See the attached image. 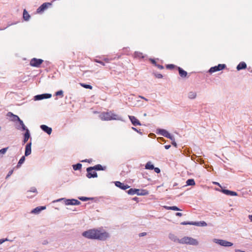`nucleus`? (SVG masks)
Segmentation results:
<instances>
[{"mask_svg":"<svg viewBox=\"0 0 252 252\" xmlns=\"http://www.w3.org/2000/svg\"><path fill=\"white\" fill-rule=\"evenodd\" d=\"M20 126H18L16 127V128L19 130H21L22 131H26L27 129H29L24 124L23 121L20 120L18 121Z\"/></svg>","mask_w":252,"mask_h":252,"instance_id":"aec40b11","label":"nucleus"},{"mask_svg":"<svg viewBox=\"0 0 252 252\" xmlns=\"http://www.w3.org/2000/svg\"><path fill=\"white\" fill-rule=\"evenodd\" d=\"M179 243L180 244H186L193 246H197L198 244V242L196 239L189 237H183L179 240Z\"/></svg>","mask_w":252,"mask_h":252,"instance_id":"20e7f679","label":"nucleus"},{"mask_svg":"<svg viewBox=\"0 0 252 252\" xmlns=\"http://www.w3.org/2000/svg\"><path fill=\"white\" fill-rule=\"evenodd\" d=\"M248 218H249V220H250V221L251 222H252V215H249Z\"/></svg>","mask_w":252,"mask_h":252,"instance_id":"13d9d810","label":"nucleus"},{"mask_svg":"<svg viewBox=\"0 0 252 252\" xmlns=\"http://www.w3.org/2000/svg\"><path fill=\"white\" fill-rule=\"evenodd\" d=\"M46 209L45 206H38L34 209H33L31 213L33 214H38L41 211L45 210Z\"/></svg>","mask_w":252,"mask_h":252,"instance_id":"4be33fe9","label":"nucleus"},{"mask_svg":"<svg viewBox=\"0 0 252 252\" xmlns=\"http://www.w3.org/2000/svg\"><path fill=\"white\" fill-rule=\"evenodd\" d=\"M156 66H157L158 68H159V69H163V68H164V67H163V66L162 65H160V64H157L156 65Z\"/></svg>","mask_w":252,"mask_h":252,"instance_id":"8fccbe9b","label":"nucleus"},{"mask_svg":"<svg viewBox=\"0 0 252 252\" xmlns=\"http://www.w3.org/2000/svg\"><path fill=\"white\" fill-rule=\"evenodd\" d=\"M169 238L173 241V242H179V240H180V239H179L177 238V236H175L174 234H172V233H170L169 234Z\"/></svg>","mask_w":252,"mask_h":252,"instance_id":"a878e982","label":"nucleus"},{"mask_svg":"<svg viewBox=\"0 0 252 252\" xmlns=\"http://www.w3.org/2000/svg\"><path fill=\"white\" fill-rule=\"evenodd\" d=\"M128 118L132 124L134 126H141L142 124L140 122V121L135 117L133 116H128Z\"/></svg>","mask_w":252,"mask_h":252,"instance_id":"ddd939ff","label":"nucleus"},{"mask_svg":"<svg viewBox=\"0 0 252 252\" xmlns=\"http://www.w3.org/2000/svg\"><path fill=\"white\" fill-rule=\"evenodd\" d=\"M154 74L155 76L157 78L160 79L163 78V75L160 73H154Z\"/></svg>","mask_w":252,"mask_h":252,"instance_id":"58836bf2","label":"nucleus"},{"mask_svg":"<svg viewBox=\"0 0 252 252\" xmlns=\"http://www.w3.org/2000/svg\"><path fill=\"white\" fill-rule=\"evenodd\" d=\"M21 119H20V118L17 116V115H15L13 117V119H12V121H20Z\"/></svg>","mask_w":252,"mask_h":252,"instance_id":"ea45409f","label":"nucleus"},{"mask_svg":"<svg viewBox=\"0 0 252 252\" xmlns=\"http://www.w3.org/2000/svg\"><path fill=\"white\" fill-rule=\"evenodd\" d=\"M91 166L87 168L86 171H87V174L86 176L87 178L90 179L92 178H96L97 177V174L95 171H94V169H91L90 170Z\"/></svg>","mask_w":252,"mask_h":252,"instance_id":"9b49d317","label":"nucleus"},{"mask_svg":"<svg viewBox=\"0 0 252 252\" xmlns=\"http://www.w3.org/2000/svg\"><path fill=\"white\" fill-rule=\"evenodd\" d=\"M46 242H44V243H43V244H46Z\"/></svg>","mask_w":252,"mask_h":252,"instance_id":"338daca9","label":"nucleus"},{"mask_svg":"<svg viewBox=\"0 0 252 252\" xmlns=\"http://www.w3.org/2000/svg\"><path fill=\"white\" fill-rule=\"evenodd\" d=\"M30 17L31 16L29 15V14L28 13V12H27V11L26 9H24L23 11V19L25 21H28L29 20Z\"/></svg>","mask_w":252,"mask_h":252,"instance_id":"bb28decb","label":"nucleus"},{"mask_svg":"<svg viewBox=\"0 0 252 252\" xmlns=\"http://www.w3.org/2000/svg\"><path fill=\"white\" fill-rule=\"evenodd\" d=\"M129 195H134L136 194L138 195H147L149 194V191L146 189H137L131 188L127 191Z\"/></svg>","mask_w":252,"mask_h":252,"instance_id":"7ed1b4c3","label":"nucleus"},{"mask_svg":"<svg viewBox=\"0 0 252 252\" xmlns=\"http://www.w3.org/2000/svg\"><path fill=\"white\" fill-rule=\"evenodd\" d=\"M102 120L109 121L112 120H119L121 118L118 115L114 114L111 112H104L100 115Z\"/></svg>","mask_w":252,"mask_h":252,"instance_id":"f03ea898","label":"nucleus"},{"mask_svg":"<svg viewBox=\"0 0 252 252\" xmlns=\"http://www.w3.org/2000/svg\"><path fill=\"white\" fill-rule=\"evenodd\" d=\"M51 96L52 94L48 93L37 94L34 96V100L36 101L40 100L43 99L50 98L51 97Z\"/></svg>","mask_w":252,"mask_h":252,"instance_id":"9d476101","label":"nucleus"},{"mask_svg":"<svg viewBox=\"0 0 252 252\" xmlns=\"http://www.w3.org/2000/svg\"><path fill=\"white\" fill-rule=\"evenodd\" d=\"M34 192V193H37V190H36V189L34 187H32L31 189V190H28L27 191V193H29V192Z\"/></svg>","mask_w":252,"mask_h":252,"instance_id":"a19ab883","label":"nucleus"},{"mask_svg":"<svg viewBox=\"0 0 252 252\" xmlns=\"http://www.w3.org/2000/svg\"><path fill=\"white\" fill-rule=\"evenodd\" d=\"M144 115L145 116H146V113H145V114H144Z\"/></svg>","mask_w":252,"mask_h":252,"instance_id":"69168bd1","label":"nucleus"},{"mask_svg":"<svg viewBox=\"0 0 252 252\" xmlns=\"http://www.w3.org/2000/svg\"><path fill=\"white\" fill-rule=\"evenodd\" d=\"M63 200L64 202V204L66 205H79L81 204V202L77 199H66L65 198H62L58 199L56 200H54L53 202H60Z\"/></svg>","mask_w":252,"mask_h":252,"instance_id":"39448f33","label":"nucleus"},{"mask_svg":"<svg viewBox=\"0 0 252 252\" xmlns=\"http://www.w3.org/2000/svg\"><path fill=\"white\" fill-rule=\"evenodd\" d=\"M187 186H193L195 185V183L193 179H189L186 181Z\"/></svg>","mask_w":252,"mask_h":252,"instance_id":"2f4dec72","label":"nucleus"},{"mask_svg":"<svg viewBox=\"0 0 252 252\" xmlns=\"http://www.w3.org/2000/svg\"><path fill=\"white\" fill-rule=\"evenodd\" d=\"M96 62L103 65H105L104 63L101 61H96Z\"/></svg>","mask_w":252,"mask_h":252,"instance_id":"864d4df0","label":"nucleus"},{"mask_svg":"<svg viewBox=\"0 0 252 252\" xmlns=\"http://www.w3.org/2000/svg\"><path fill=\"white\" fill-rule=\"evenodd\" d=\"M114 184H115V185L117 187H118L123 190H126V189L130 188V186H128V185L122 183L120 181H115L114 182Z\"/></svg>","mask_w":252,"mask_h":252,"instance_id":"f8f14e48","label":"nucleus"},{"mask_svg":"<svg viewBox=\"0 0 252 252\" xmlns=\"http://www.w3.org/2000/svg\"><path fill=\"white\" fill-rule=\"evenodd\" d=\"M8 149V147H6V148H2L1 150H0V157H2V155H4L6 153V152L7 151Z\"/></svg>","mask_w":252,"mask_h":252,"instance_id":"72a5a7b5","label":"nucleus"},{"mask_svg":"<svg viewBox=\"0 0 252 252\" xmlns=\"http://www.w3.org/2000/svg\"><path fill=\"white\" fill-rule=\"evenodd\" d=\"M157 133L162 135L165 137L173 140V136L169 133L166 130L164 129L159 128L157 130Z\"/></svg>","mask_w":252,"mask_h":252,"instance_id":"423d86ee","label":"nucleus"},{"mask_svg":"<svg viewBox=\"0 0 252 252\" xmlns=\"http://www.w3.org/2000/svg\"><path fill=\"white\" fill-rule=\"evenodd\" d=\"M2 240H4V242H5L6 241H11V242L12 241V240H10L7 238L2 239Z\"/></svg>","mask_w":252,"mask_h":252,"instance_id":"bf43d9fd","label":"nucleus"},{"mask_svg":"<svg viewBox=\"0 0 252 252\" xmlns=\"http://www.w3.org/2000/svg\"><path fill=\"white\" fill-rule=\"evenodd\" d=\"M177 66L173 64H168L166 65V68L168 69H173L175 68H177Z\"/></svg>","mask_w":252,"mask_h":252,"instance_id":"f704fd0d","label":"nucleus"},{"mask_svg":"<svg viewBox=\"0 0 252 252\" xmlns=\"http://www.w3.org/2000/svg\"><path fill=\"white\" fill-rule=\"evenodd\" d=\"M3 243H4V240H3L2 239H0V245L2 244Z\"/></svg>","mask_w":252,"mask_h":252,"instance_id":"680f3d73","label":"nucleus"},{"mask_svg":"<svg viewBox=\"0 0 252 252\" xmlns=\"http://www.w3.org/2000/svg\"><path fill=\"white\" fill-rule=\"evenodd\" d=\"M91 169H94L95 171L105 170L106 168V166H102L101 164H96L94 166H91Z\"/></svg>","mask_w":252,"mask_h":252,"instance_id":"6ab92c4d","label":"nucleus"},{"mask_svg":"<svg viewBox=\"0 0 252 252\" xmlns=\"http://www.w3.org/2000/svg\"><path fill=\"white\" fill-rule=\"evenodd\" d=\"M139 97L140 98H141L142 99H143L145 100L146 101H148V99H147L146 98L144 97V96H139Z\"/></svg>","mask_w":252,"mask_h":252,"instance_id":"052dcab7","label":"nucleus"},{"mask_svg":"<svg viewBox=\"0 0 252 252\" xmlns=\"http://www.w3.org/2000/svg\"><path fill=\"white\" fill-rule=\"evenodd\" d=\"M226 66L225 64H219L218 65L211 67L208 72L210 73H212L217 71H220L226 68Z\"/></svg>","mask_w":252,"mask_h":252,"instance_id":"0eeeda50","label":"nucleus"},{"mask_svg":"<svg viewBox=\"0 0 252 252\" xmlns=\"http://www.w3.org/2000/svg\"><path fill=\"white\" fill-rule=\"evenodd\" d=\"M214 184H216V185H217L219 186L221 188H222V187L220 186V184L219 183H218V182H215V183H214Z\"/></svg>","mask_w":252,"mask_h":252,"instance_id":"e2e57ef3","label":"nucleus"},{"mask_svg":"<svg viewBox=\"0 0 252 252\" xmlns=\"http://www.w3.org/2000/svg\"><path fill=\"white\" fill-rule=\"evenodd\" d=\"M13 172V170H10V171L8 172V173L7 175H6L5 179H8V178H9V177H10V176L12 174Z\"/></svg>","mask_w":252,"mask_h":252,"instance_id":"c03bdc74","label":"nucleus"},{"mask_svg":"<svg viewBox=\"0 0 252 252\" xmlns=\"http://www.w3.org/2000/svg\"><path fill=\"white\" fill-rule=\"evenodd\" d=\"M154 165L151 161H148L145 165V169L148 170H153L154 169Z\"/></svg>","mask_w":252,"mask_h":252,"instance_id":"cd10ccee","label":"nucleus"},{"mask_svg":"<svg viewBox=\"0 0 252 252\" xmlns=\"http://www.w3.org/2000/svg\"><path fill=\"white\" fill-rule=\"evenodd\" d=\"M182 225H193V221H183L181 223Z\"/></svg>","mask_w":252,"mask_h":252,"instance_id":"4c0bfd02","label":"nucleus"},{"mask_svg":"<svg viewBox=\"0 0 252 252\" xmlns=\"http://www.w3.org/2000/svg\"><path fill=\"white\" fill-rule=\"evenodd\" d=\"M81 86H82L83 87H84V88H86V89H92V88H93V87L91 85H89V84L82 83V84H81Z\"/></svg>","mask_w":252,"mask_h":252,"instance_id":"c9c22d12","label":"nucleus"},{"mask_svg":"<svg viewBox=\"0 0 252 252\" xmlns=\"http://www.w3.org/2000/svg\"><path fill=\"white\" fill-rule=\"evenodd\" d=\"M132 200H134V201H137V202H138V201H139V198H138V197H133V198H132Z\"/></svg>","mask_w":252,"mask_h":252,"instance_id":"6e6d98bb","label":"nucleus"},{"mask_svg":"<svg viewBox=\"0 0 252 252\" xmlns=\"http://www.w3.org/2000/svg\"><path fill=\"white\" fill-rule=\"evenodd\" d=\"M177 68L179 71V75L181 77L185 78L187 76L188 73L186 71L184 70L180 67H177Z\"/></svg>","mask_w":252,"mask_h":252,"instance_id":"412c9836","label":"nucleus"},{"mask_svg":"<svg viewBox=\"0 0 252 252\" xmlns=\"http://www.w3.org/2000/svg\"><path fill=\"white\" fill-rule=\"evenodd\" d=\"M25 156H22L21 158L20 159V160H19L18 163H17V167H19L21 166V165L24 162L25 160Z\"/></svg>","mask_w":252,"mask_h":252,"instance_id":"c85d7f7f","label":"nucleus"},{"mask_svg":"<svg viewBox=\"0 0 252 252\" xmlns=\"http://www.w3.org/2000/svg\"><path fill=\"white\" fill-rule=\"evenodd\" d=\"M32 142H30L28 143L25 147V156H28L31 155L32 153Z\"/></svg>","mask_w":252,"mask_h":252,"instance_id":"2eb2a0df","label":"nucleus"},{"mask_svg":"<svg viewBox=\"0 0 252 252\" xmlns=\"http://www.w3.org/2000/svg\"><path fill=\"white\" fill-rule=\"evenodd\" d=\"M214 242L216 243L223 247H231L233 245V244L230 242H228L226 240L222 239H215Z\"/></svg>","mask_w":252,"mask_h":252,"instance_id":"6e6552de","label":"nucleus"},{"mask_svg":"<svg viewBox=\"0 0 252 252\" xmlns=\"http://www.w3.org/2000/svg\"><path fill=\"white\" fill-rule=\"evenodd\" d=\"M164 208L166 209L167 210H173V211H181V210L177 207V206H164Z\"/></svg>","mask_w":252,"mask_h":252,"instance_id":"393cba45","label":"nucleus"},{"mask_svg":"<svg viewBox=\"0 0 252 252\" xmlns=\"http://www.w3.org/2000/svg\"><path fill=\"white\" fill-rule=\"evenodd\" d=\"M220 191L222 192L223 193L230 196H237L238 195L237 193L234 191H231L228 189H222L221 188V189L220 190Z\"/></svg>","mask_w":252,"mask_h":252,"instance_id":"4468645a","label":"nucleus"},{"mask_svg":"<svg viewBox=\"0 0 252 252\" xmlns=\"http://www.w3.org/2000/svg\"><path fill=\"white\" fill-rule=\"evenodd\" d=\"M135 57H138V58H143V57L142 56V54L141 53L137 52H135Z\"/></svg>","mask_w":252,"mask_h":252,"instance_id":"79ce46f5","label":"nucleus"},{"mask_svg":"<svg viewBox=\"0 0 252 252\" xmlns=\"http://www.w3.org/2000/svg\"><path fill=\"white\" fill-rule=\"evenodd\" d=\"M82 164H81L80 163H77V164H74L73 165V169L76 171V170H80L81 169V167H82Z\"/></svg>","mask_w":252,"mask_h":252,"instance_id":"c756f323","label":"nucleus"},{"mask_svg":"<svg viewBox=\"0 0 252 252\" xmlns=\"http://www.w3.org/2000/svg\"><path fill=\"white\" fill-rule=\"evenodd\" d=\"M153 170H154L155 172L157 173H159L160 172V169L158 167H154V169H153Z\"/></svg>","mask_w":252,"mask_h":252,"instance_id":"49530a36","label":"nucleus"},{"mask_svg":"<svg viewBox=\"0 0 252 252\" xmlns=\"http://www.w3.org/2000/svg\"><path fill=\"white\" fill-rule=\"evenodd\" d=\"M82 235L88 239L105 241L110 237V234L106 231L102 232L95 229H90L83 232Z\"/></svg>","mask_w":252,"mask_h":252,"instance_id":"f257e3e1","label":"nucleus"},{"mask_svg":"<svg viewBox=\"0 0 252 252\" xmlns=\"http://www.w3.org/2000/svg\"><path fill=\"white\" fill-rule=\"evenodd\" d=\"M51 5V3L49 2H45L42 4L37 9L36 12L37 13L41 12L45 10L46 8H47L48 5Z\"/></svg>","mask_w":252,"mask_h":252,"instance_id":"f3484780","label":"nucleus"},{"mask_svg":"<svg viewBox=\"0 0 252 252\" xmlns=\"http://www.w3.org/2000/svg\"><path fill=\"white\" fill-rule=\"evenodd\" d=\"M188 97L190 99H194L196 97V93L195 92H190L188 94Z\"/></svg>","mask_w":252,"mask_h":252,"instance_id":"7c9ffc66","label":"nucleus"},{"mask_svg":"<svg viewBox=\"0 0 252 252\" xmlns=\"http://www.w3.org/2000/svg\"><path fill=\"white\" fill-rule=\"evenodd\" d=\"M43 62V60L34 58L31 60L30 64L32 66L39 67Z\"/></svg>","mask_w":252,"mask_h":252,"instance_id":"1a4fd4ad","label":"nucleus"},{"mask_svg":"<svg viewBox=\"0 0 252 252\" xmlns=\"http://www.w3.org/2000/svg\"><path fill=\"white\" fill-rule=\"evenodd\" d=\"M40 128L45 133H47L49 135H50L52 131V129L51 127H49L48 126L45 125H41L40 126Z\"/></svg>","mask_w":252,"mask_h":252,"instance_id":"dca6fc26","label":"nucleus"},{"mask_svg":"<svg viewBox=\"0 0 252 252\" xmlns=\"http://www.w3.org/2000/svg\"><path fill=\"white\" fill-rule=\"evenodd\" d=\"M79 199L82 201H86L88 200H91L93 199V198L92 197H84V196H81L78 197Z\"/></svg>","mask_w":252,"mask_h":252,"instance_id":"473e14b6","label":"nucleus"},{"mask_svg":"<svg viewBox=\"0 0 252 252\" xmlns=\"http://www.w3.org/2000/svg\"><path fill=\"white\" fill-rule=\"evenodd\" d=\"M193 225L198 226H206L207 225V223L204 221H193Z\"/></svg>","mask_w":252,"mask_h":252,"instance_id":"b1692460","label":"nucleus"},{"mask_svg":"<svg viewBox=\"0 0 252 252\" xmlns=\"http://www.w3.org/2000/svg\"><path fill=\"white\" fill-rule=\"evenodd\" d=\"M31 137V134L30 130L29 129H27L24 134V139L23 140V144H25L27 142L29 139Z\"/></svg>","mask_w":252,"mask_h":252,"instance_id":"a211bd4d","label":"nucleus"},{"mask_svg":"<svg viewBox=\"0 0 252 252\" xmlns=\"http://www.w3.org/2000/svg\"><path fill=\"white\" fill-rule=\"evenodd\" d=\"M171 147L170 145H166L164 146V148L165 149L168 150Z\"/></svg>","mask_w":252,"mask_h":252,"instance_id":"603ef678","label":"nucleus"},{"mask_svg":"<svg viewBox=\"0 0 252 252\" xmlns=\"http://www.w3.org/2000/svg\"><path fill=\"white\" fill-rule=\"evenodd\" d=\"M92 159H84V160H81V161L82 162H89L90 163L91 162H92Z\"/></svg>","mask_w":252,"mask_h":252,"instance_id":"09e8293b","label":"nucleus"},{"mask_svg":"<svg viewBox=\"0 0 252 252\" xmlns=\"http://www.w3.org/2000/svg\"><path fill=\"white\" fill-rule=\"evenodd\" d=\"M146 235V232H143V233H141L139 234V236H144L145 235Z\"/></svg>","mask_w":252,"mask_h":252,"instance_id":"4d7b16f0","label":"nucleus"},{"mask_svg":"<svg viewBox=\"0 0 252 252\" xmlns=\"http://www.w3.org/2000/svg\"><path fill=\"white\" fill-rule=\"evenodd\" d=\"M132 129L136 131L137 132H138V133L140 134L141 135L142 134V132L141 131V129H139L138 130L137 128H135V127H132Z\"/></svg>","mask_w":252,"mask_h":252,"instance_id":"37998d69","label":"nucleus"},{"mask_svg":"<svg viewBox=\"0 0 252 252\" xmlns=\"http://www.w3.org/2000/svg\"><path fill=\"white\" fill-rule=\"evenodd\" d=\"M247 68V64L244 62H240L237 66L236 69L237 70L244 69Z\"/></svg>","mask_w":252,"mask_h":252,"instance_id":"5701e85b","label":"nucleus"},{"mask_svg":"<svg viewBox=\"0 0 252 252\" xmlns=\"http://www.w3.org/2000/svg\"><path fill=\"white\" fill-rule=\"evenodd\" d=\"M176 216L178 217H181L182 216V214L181 213L177 212L176 213Z\"/></svg>","mask_w":252,"mask_h":252,"instance_id":"5fc2aeb1","label":"nucleus"},{"mask_svg":"<svg viewBox=\"0 0 252 252\" xmlns=\"http://www.w3.org/2000/svg\"><path fill=\"white\" fill-rule=\"evenodd\" d=\"M15 115L13 114L12 112H8L7 113V116H8V117H13Z\"/></svg>","mask_w":252,"mask_h":252,"instance_id":"3c124183","label":"nucleus"},{"mask_svg":"<svg viewBox=\"0 0 252 252\" xmlns=\"http://www.w3.org/2000/svg\"><path fill=\"white\" fill-rule=\"evenodd\" d=\"M150 61H151V63L152 64H153L154 65H155V66H156V65L157 64L156 61L155 59H150Z\"/></svg>","mask_w":252,"mask_h":252,"instance_id":"de8ad7c7","label":"nucleus"},{"mask_svg":"<svg viewBox=\"0 0 252 252\" xmlns=\"http://www.w3.org/2000/svg\"><path fill=\"white\" fill-rule=\"evenodd\" d=\"M159 139H160L162 141H164L165 140L163 137H160Z\"/></svg>","mask_w":252,"mask_h":252,"instance_id":"0e129e2a","label":"nucleus"},{"mask_svg":"<svg viewBox=\"0 0 252 252\" xmlns=\"http://www.w3.org/2000/svg\"><path fill=\"white\" fill-rule=\"evenodd\" d=\"M172 141V144L175 147H177V144L176 143V142H175V138L173 136V140H171Z\"/></svg>","mask_w":252,"mask_h":252,"instance_id":"a18cd8bd","label":"nucleus"},{"mask_svg":"<svg viewBox=\"0 0 252 252\" xmlns=\"http://www.w3.org/2000/svg\"><path fill=\"white\" fill-rule=\"evenodd\" d=\"M63 92L62 90H60V91H57L56 93V95L61 96V97H62L63 96Z\"/></svg>","mask_w":252,"mask_h":252,"instance_id":"e433bc0d","label":"nucleus"},{"mask_svg":"<svg viewBox=\"0 0 252 252\" xmlns=\"http://www.w3.org/2000/svg\"><path fill=\"white\" fill-rule=\"evenodd\" d=\"M46 242H44V243H43V244H46Z\"/></svg>","mask_w":252,"mask_h":252,"instance_id":"774afa93","label":"nucleus"}]
</instances>
